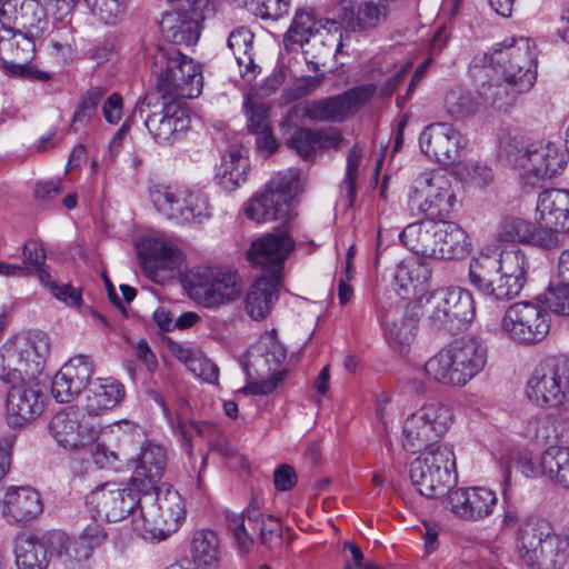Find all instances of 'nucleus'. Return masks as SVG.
Instances as JSON below:
<instances>
[{"label": "nucleus", "instance_id": "nucleus-55", "mask_svg": "<svg viewBox=\"0 0 569 569\" xmlns=\"http://www.w3.org/2000/svg\"><path fill=\"white\" fill-rule=\"evenodd\" d=\"M177 429L184 440V448L188 455L191 456V438L193 435L204 439H216L219 436V429L217 426L210 422H198L190 421L186 423L181 420L177 422Z\"/></svg>", "mask_w": 569, "mask_h": 569}, {"label": "nucleus", "instance_id": "nucleus-33", "mask_svg": "<svg viewBox=\"0 0 569 569\" xmlns=\"http://www.w3.org/2000/svg\"><path fill=\"white\" fill-rule=\"evenodd\" d=\"M136 463L133 475L130 479L132 489L147 491L156 489L157 483L162 479L167 467L166 449L152 441H146L140 447V452L132 458Z\"/></svg>", "mask_w": 569, "mask_h": 569}, {"label": "nucleus", "instance_id": "nucleus-25", "mask_svg": "<svg viewBox=\"0 0 569 569\" xmlns=\"http://www.w3.org/2000/svg\"><path fill=\"white\" fill-rule=\"evenodd\" d=\"M311 44L312 48L318 44L322 49L315 56L316 58L325 57L332 52H341L342 42L341 34L339 38L329 30L320 31L316 28V22L310 12L299 10L292 20L289 30L283 36V47L286 51H295L298 47Z\"/></svg>", "mask_w": 569, "mask_h": 569}, {"label": "nucleus", "instance_id": "nucleus-21", "mask_svg": "<svg viewBox=\"0 0 569 569\" xmlns=\"http://www.w3.org/2000/svg\"><path fill=\"white\" fill-rule=\"evenodd\" d=\"M376 86L372 83L353 87L340 94L307 102L303 114L319 122H342L352 117L375 94Z\"/></svg>", "mask_w": 569, "mask_h": 569}, {"label": "nucleus", "instance_id": "nucleus-13", "mask_svg": "<svg viewBox=\"0 0 569 569\" xmlns=\"http://www.w3.org/2000/svg\"><path fill=\"white\" fill-rule=\"evenodd\" d=\"M150 198L161 214L177 223L201 222L210 217L208 197L187 187L156 184Z\"/></svg>", "mask_w": 569, "mask_h": 569}, {"label": "nucleus", "instance_id": "nucleus-11", "mask_svg": "<svg viewBox=\"0 0 569 569\" xmlns=\"http://www.w3.org/2000/svg\"><path fill=\"white\" fill-rule=\"evenodd\" d=\"M527 397L541 408L566 409L569 406V359L552 357L542 360L527 382Z\"/></svg>", "mask_w": 569, "mask_h": 569}, {"label": "nucleus", "instance_id": "nucleus-24", "mask_svg": "<svg viewBox=\"0 0 569 569\" xmlns=\"http://www.w3.org/2000/svg\"><path fill=\"white\" fill-rule=\"evenodd\" d=\"M422 315L419 298L408 303L397 300L378 311L385 336L395 346H408L413 340Z\"/></svg>", "mask_w": 569, "mask_h": 569}, {"label": "nucleus", "instance_id": "nucleus-38", "mask_svg": "<svg viewBox=\"0 0 569 569\" xmlns=\"http://www.w3.org/2000/svg\"><path fill=\"white\" fill-rule=\"evenodd\" d=\"M124 387L112 378L88 381L84 409L90 416H101L122 402Z\"/></svg>", "mask_w": 569, "mask_h": 569}, {"label": "nucleus", "instance_id": "nucleus-28", "mask_svg": "<svg viewBox=\"0 0 569 569\" xmlns=\"http://www.w3.org/2000/svg\"><path fill=\"white\" fill-rule=\"evenodd\" d=\"M136 247L143 272L156 282L164 278L162 272L176 271L182 262L180 250L160 238H142Z\"/></svg>", "mask_w": 569, "mask_h": 569}, {"label": "nucleus", "instance_id": "nucleus-41", "mask_svg": "<svg viewBox=\"0 0 569 569\" xmlns=\"http://www.w3.org/2000/svg\"><path fill=\"white\" fill-rule=\"evenodd\" d=\"M207 18L191 14V12L177 10L167 16L161 22L166 37L176 44L192 46L200 38L202 22Z\"/></svg>", "mask_w": 569, "mask_h": 569}, {"label": "nucleus", "instance_id": "nucleus-34", "mask_svg": "<svg viewBox=\"0 0 569 569\" xmlns=\"http://www.w3.org/2000/svg\"><path fill=\"white\" fill-rule=\"evenodd\" d=\"M43 511L40 493L30 486H11L3 497L2 516L9 523L23 527Z\"/></svg>", "mask_w": 569, "mask_h": 569}, {"label": "nucleus", "instance_id": "nucleus-22", "mask_svg": "<svg viewBox=\"0 0 569 569\" xmlns=\"http://www.w3.org/2000/svg\"><path fill=\"white\" fill-rule=\"evenodd\" d=\"M498 496L483 486L459 487L450 490L446 508L459 520L470 523L485 522L497 509Z\"/></svg>", "mask_w": 569, "mask_h": 569}, {"label": "nucleus", "instance_id": "nucleus-60", "mask_svg": "<svg viewBox=\"0 0 569 569\" xmlns=\"http://www.w3.org/2000/svg\"><path fill=\"white\" fill-rule=\"evenodd\" d=\"M177 4V10L191 12V14L206 18L214 14L218 0H169Z\"/></svg>", "mask_w": 569, "mask_h": 569}, {"label": "nucleus", "instance_id": "nucleus-42", "mask_svg": "<svg viewBox=\"0 0 569 569\" xmlns=\"http://www.w3.org/2000/svg\"><path fill=\"white\" fill-rule=\"evenodd\" d=\"M50 557L57 558L66 569H77L90 558L88 547L79 539H70L64 532H47Z\"/></svg>", "mask_w": 569, "mask_h": 569}, {"label": "nucleus", "instance_id": "nucleus-36", "mask_svg": "<svg viewBox=\"0 0 569 569\" xmlns=\"http://www.w3.org/2000/svg\"><path fill=\"white\" fill-rule=\"evenodd\" d=\"M445 221H427L408 224L397 236L400 241L416 254L442 259L441 238L443 237Z\"/></svg>", "mask_w": 569, "mask_h": 569}, {"label": "nucleus", "instance_id": "nucleus-14", "mask_svg": "<svg viewBox=\"0 0 569 569\" xmlns=\"http://www.w3.org/2000/svg\"><path fill=\"white\" fill-rule=\"evenodd\" d=\"M143 123L158 142H170L189 128L188 110L172 100H161L156 93H148L137 106Z\"/></svg>", "mask_w": 569, "mask_h": 569}, {"label": "nucleus", "instance_id": "nucleus-63", "mask_svg": "<svg viewBox=\"0 0 569 569\" xmlns=\"http://www.w3.org/2000/svg\"><path fill=\"white\" fill-rule=\"evenodd\" d=\"M46 253L43 248L34 240H29L22 248V264L28 266L33 273L34 267L44 266Z\"/></svg>", "mask_w": 569, "mask_h": 569}, {"label": "nucleus", "instance_id": "nucleus-26", "mask_svg": "<svg viewBox=\"0 0 569 569\" xmlns=\"http://www.w3.org/2000/svg\"><path fill=\"white\" fill-rule=\"evenodd\" d=\"M516 163L522 170L526 183L535 186L541 180L559 174L563 169L565 158L550 143H532L518 150Z\"/></svg>", "mask_w": 569, "mask_h": 569}, {"label": "nucleus", "instance_id": "nucleus-15", "mask_svg": "<svg viewBox=\"0 0 569 569\" xmlns=\"http://www.w3.org/2000/svg\"><path fill=\"white\" fill-rule=\"evenodd\" d=\"M241 281L236 271L208 267L198 269L189 278V296L198 305L213 309L236 300Z\"/></svg>", "mask_w": 569, "mask_h": 569}, {"label": "nucleus", "instance_id": "nucleus-2", "mask_svg": "<svg viewBox=\"0 0 569 569\" xmlns=\"http://www.w3.org/2000/svg\"><path fill=\"white\" fill-rule=\"evenodd\" d=\"M530 262L519 248L501 251L496 259L486 253L473 258L469 266L471 284L495 301H509L521 292Z\"/></svg>", "mask_w": 569, "mask_h": 569}, {"label": "nucleus", "instance_id": "nucleus-39", "mask_svg": "<svg viewBox=\"0 0 569 569\" xmlns=\"http://www.w3.org/2000/svg\"><path fill=\"white\" fill-rule=\"evenodd\" d=\"M537 212L546 226L569 232V190L547 189L539 193Z\"/></svg>", "mask_w": 569, "mask_h": 569}, {"label": "nucleus", "instance_id": "nucleus-7", "mask_svg": "<svg viewBox=\"0 0 569 569\" xmlns=\"http://www.w3.org/2000/svg\"><path fill=\"white\" fill-rule=\"evenodd\" d=\"M519 558L528 567L552 569L561 566L569 555V541L552 532L550 526L537 519H526L517 531Z\"/></svg>", "mask_w": 569, "mask_h": 569}, {"label": "nucleus", "instance_id": "nucleus-57", "mask_svg": "<svg viewBox=\"0 0 569 569\" xmlns=\"http://www.w3.org/2000/svg\"><path fill=\"white\" fill-rule=\"evenodd\" d=\"M256 16L262 19L277 20L288 12V0H252Z\"/></svg>", "mask_w": 569, "mask_h": 569}, {"label": "nucleus", "instance_id": "nucleus-12", "mask_svg": "<svg viewBox=\"0 0 569 569\" xmlns=\"http://www.w3.org/2000/svg\"><path fill=\"white\" fill-rule=\"evenodd\" d=\"M299 190V170L291 168L272 178L260 194L252 197L244 213L258 223L280 219H286L289 223L290 202Z\"/></svg>", "mask_w": 569, "mask_h": 569}, {"label": "nucleus", "instance_id": "nucleus-29", "mask_svg": "<svg viewBox=\"0 0 569 569\" xmlns=\"http://www.w3.org/2000/svg\"><path fill=\"white\" fill-rule=\"evenodd\" d=\"M51 436L67 450H79L92 446L97 431L89 427L81 413L72 408L56 413L49 425Z\"/></svg>", "mask_w": 569, "mask_h": 569}, {"label": "nucleus", "instance_id": "nucleus-61", "mask_svg": "<svg viewBox=\"0 0 569 569\" xmlns=\"http://www.w3.org/2000/svg\"><path fill=\"white\" fill-rule=\"evenodd\" d=\"M93 448L91 449V455L93 458L94 463L100 469H110V470H119V455L109 448H107L104 445L94 442L93 441Z\"/></svg>", "mask_w": 569, "mask_h": 569}, {"label": "nucleus", "instance_id": "nucleus-47", "mask_svg": "<svg viewBox=\"0 0 569 569\" xmlns=\"http://www.w3.org/2000/svg\"><path fill=\"white\" fill-rule=\"evenodd\" d=\"M252 42L253 33L243 27L233 30L228 38V48L232 51L242 77H254V71L258 68L251 53Z\"/></svg>", "mask_w": 569, "mask_h": 569}, {"label": "nucleus", "instance_id": "nucleus-4", "mask_svg": "<svg viewBox=\"0 0 569 569\" xmlns=\"http://www.w3.org/2000/svg\"><path fill=\"white\" fill-rule=\"evenodd\" d=\"M487 346L476 337H463L442 348L425 363V373L443 386L463 387L487 363Z\"/></svg>", "mask_w": 569, "mask_h": 569}, {"label": "nucleus", "instance_id": "nucleus-59", "mask_svg": "<svg viewBox=\"0 0 569 569\" xmlns=\"http://www.w3.org/2000/svg\"><path fill=\"white\" fill-rule=\"evenodd\" d=\"M517 468L527 478L546 477L548 479V471L545 467V451L538 460H535L527 453H522L516 461Z\"/></svg>", "mask_w": 569, "mask_h": 569}, {"label": "nucleus", "instance_id": "nucleus-32", "mask_svg": "<svg viewBox=\"0 0 569 569\" xmlns=\"http://www.w3.org/2000/svg\"><path fill=\"white\" fill-rule=\"evenodd\" d=\"M289 229L277 228L274 232H270L253 241L248 258L251 262L262 267L272 268L271 273H277L281 278V269L283 261L288 258L293 249V241L289 236Z\"/></svg>", "mask_w": 569, "mask_h": 569}, {"label": "nucleus", "instance_id": "nucleus-46", "mask_svg": "<svg viewBox=\"0 0 569 569\" xmlns=\"http://www.w3.org/2000/svg\"><path fill=\"white\" fill-rule=\"evenodd\" d=\"M443 107L452 119L462 120L472 117L482 110L479 90L470 92L463 88L453 87L446 92Z\"/></svg>", "mask_w": 569, "mask_h": 569}, {"label": "nucleus", "instance_id": "nucleus-56", "mask_svg": "<svg viewBox=\"0 0 569 569\" xmlns=\"http://www.w3.org/2000/svg\"><path fill=\"white\" fill-rule=\"evenodd\" d=\"M361 159L362 148H360L358 144H355L348 152L346 176L341 184V188L346 189L350 201H352L356 193L355 183L358 177V169L360 167Z\"/></svg>", "mask_w": 569, "mask_h": 569}, {"label": "nucleus", "instance_id": "nucleus-18", "mask_svg": "<svg viewBox=\"0 0 569 569\" xmlns=\"http://www.w3.org/2000/svg\"><path fill=\"white\" fill-rule=\"evenodd\" d=\"M410 202L429 219L448 217L457 204L452 180L439 171L422 173L413 182Z\"/></svg>", "mask_w": 569, "mask_h": 569}, {"label": "nucleus", "instance_id": "nucleus-31", "mask_svg": "<svg viewBox=\"0 0 569 569\" xmlns=\"http://www.w3.org/2000/svg\"><path fill=\"white\" fill-rule=\"evenodd\" d=\"M7 420L12 427H21L41 415L42 392L36 381L12 383L7 396Z\"/></svg>", "mask_w": 569, "mask_h": 569}, {"label": "nucleus", "instance_id": "nucleus-8", "mask_svg": "<svg viewBox=\"0 0 569 569\" xmlns=\"http://www.w3.org/2000/svg\"><path fill=\"white\" fill-rule=\"evenodd\" d=\"M425 323L432 331L459 330L475 317L471 293L460 287L440 288L419 297Z\"/></svg>", "mask_w": 569, "mask_h": 569}, {"label": "nucleus", "instance_id": "nucleus-37", "mask_svg": "<svg viewBox=\"0 0 569 569\" xmlns=\"http://www.w3.org/2000/svg\"><path fill=\"white\" fill-rule=\"evenodd\" d=\"M91 375L92 366L87 357L70 359L52 380L53 398L61 403L70 402L84 388Z\"/></svg>", "mask_w": 569, "mask_h": 569}, {"label": "nucleus", "instance_id": "nucleus-30", "mask_svg": "<svg viewBox=\"0 0 569 569\" xmlns=\"http://www.w3.org/2000/svg\"><path fill=\"white\" fill-rule=\"evenodd\" d=\"M462 137L451 124L431 123L420 133L421 151L443 164H452L459 158Z\"/></svg>", "mask_w": 569, "mask_h": 569}, {"label": "nucleus", "instance_id": "nucleus-40", "mask_svg": "<svg viewBox=\"0 0 569 569\" xmlns=\"http://www.w3.org/2000/svg\"><path fill=\"white\" fill-rule=\"evenodd\" d=\"M280 284L277 273L264 274L256 280L247 293L244 308L252 320L264 319L277 299V288Z\"/></svg>", "mask_w": 569, "mask_h": 569}, {"label": "nucleus", "instance_id": "nucleus-49", "mask_svg": "<svg viewBox=\"0 0 569 569\" xmlns=\"http://www.w3.org/2000/svg\"><path fill=\"white\" fill-rule=\"evenodd\" d=\"M533 223L520 217L506 216L496 227L495 239L503 243L528 244Z\"/></svg>", "mask_w": 569, "mask_h": 569}, {"label": "nucleus", "instance_id": "nucleus-23", "mask_svg": "<svg viewBox=\"0 0 569 569\" xmlns=\"http://www.w3.org/2000/svg\"><path fill=\"white\" fill-rule=\"evenodd\" d=\"M34 37L30 28L26 33L14 31L13 28H1L0 61L13 74L44 80L48 76L30 66L36 52Z\"/></svg>", "mask_w": 569, "mask_h": 569}, {"label": "nucleus", "instance_id": "nucleus-62", "mask_svg": "<svg viewBox=\"0 0 569 569\" xmlns=\"http://www.w3.org/2000/svg\"><path fill=\"white\" fill-rule=\"evenodd\" d=\"M97 521L98 520L94 519V522L89 523L78 538L82 542V545L88 547V553L90 556L92 549L101 546L107 538V532L104 528Z\"/></svg>", "mask_w": 569, "mask_h": 569}, {"label": "nucleus", "instance_id": "nucleus-20", "mask_svg": "<svg viewBox=\"0 0 569 569\" xmlns=\"http://www.w3.org/2000/svg\"><path fill=\"white\" fill-rule=\"evenodd\" d=\"M226 521L228 530L237 541L238 548L243 552L249 551L254 542L249 530H258L260 542L268 548L279 545L282 540L279 520L270 515L264 516L252 502L248 507L246 516L227 511Z\"/></svg>", "mask_w": 569, "mask_h": 569}, {"label": "nucleus", "instance_id": "nucleus-10", "mask_svg": "<svg viewBox=\"0 0 569 569\" xmlns=\"http://www.w3.org/2000/svg\"><path fill=\"white\" fill-rule=\"evenodd\" d=\"M452 421L453 413L449 406L440 401L422 405L405 420L403 449L410 453H417L422 449L428 451L433 446H446L439 443L438 439L448 431Z\"/></svg>", "mask_w": 569, "mask_h": 569}, {"label": "nucleus", "instance_id": "nucleus-1", "mask_svg": "<svg viewBox=\"0 0 569 569\" xmlns=\"http://www.w3.org/2000/svg\"><path fill=\"white\" fill-rule=\"evenodd\" d=\"M483 61L496 78L478 88L482 110L507 112L518 97L532 89L537 79L536 44L529 38H512L497 43Z\"/></svg>", "mask_w": 569, "mask_h": 569}, {"label": "nucleus", "instance_id": "nucleus-5", "mask_svg": "<svg viewBox=\"0 0 569 569\" xmlns=\"http://www.w3.org/2000/svg\"><path fill=\"white\" fill-rule=\"evenodd\" d=\"M49 353V338L27 332L9 339L0 348V380L7 385L36 381Z\"/></svg>", "mask_w": 569, "mask_h": 569}, {"label": "nucleus", "instance_id": "nucleus-58", "mask_svg": "<svg viewBox=\"0 0 569 569\" xmlns=\"http://www.w3.org/2000/svg\"><path fill=\"white\" fill-rule=\"evenodd\" d=\"M188 370L196 377L209 383H217L219 378L218 367L202 353L190 361Z\"/></svg>", "mask_w": 569, "mask_h": 569}, {"label": "nucleus", "instance_id": "nucleus-45", "mask_svg": "<svg viewBox=\"0 0 569 569\" xmlns=\"http://www.w3.org/2000/svg\"><path fill=\"white\" fill-rule=\"evenodd\" d=\"M191 556L198 567H217L220 561L217 533L210 529L196 530L191 539Z\"/></svg>", "mask_w": 569, "mask_h": 569}, {"label": "nucleus", "instance_id": "nucleus-43", "mask_svg": "<svg viewBox=\"0 0 569 569\" xmlns=\"http://www.w3.org/2000/svg\"><path fill=\"white\" fill-rule=\"evenodd\" d=\"M247 150L239 146L230 147L223 154L217 171L220 186L232 191L247 180L249 170Z\"/></svg>", "mask_w": 569, "mask_h": 569}, {"label": "nucleus", "instance_id": "nucleus-19", "mask_svg": "<svg viewBox=\"0 0 569 569\" xmlns=\"http://www.w3.org/2000/svg\"><path fill=\"white\" fill-rule=\"evenodd\" d=\"M141 495L142 491L132 489L130 482L126 488L107 482L87 496V506L93 519L116 522L124 519L127 515L136 517L139 512Z\"/></svg>", "mask_w": 569, "mask_h": 569}, {"label": "nucleus", "instance_id": "nucleus-48", "mask_svg": "<svg viewBox=\"0 0 569 569\" xmlns=\"http://www.w3.org/2000/svg\"><path fill=\"white\" fill-rule=\"evenodd\" d=\"M545 467L548 471V480L569 491V447H548L545 450Z\"/></svg>", "mask_w": 569, "mask_h": 569}, {"label": "nucleus", "instance_id": "nucleus-50", "mask_svg": "<svg viewBox=\"0 0 569 569\" xmlns=\"http://www.w3.org/2000/svg\"><path fill=\"white\" fill-rule=\"evenodd\" d=\"M441 239L442 259L461 258L470 251V242L466 231L453 221H445Z\"/></svg>", "mask_w": 569, "mask_h": 569}, {"label": "nucleus", "instance_id": "nucleus-3", "mask_svg": "<svg viewBox=\"0 0 569 569\" xmlns=\"http://www.w3.org/2000/svg\"><path fill=\"white\" fill-rule=\"evenodd\" d=\"M153 92L161 100L179 102L197 98L203 88V76L191 58L174 46H158L151 57Z\"/></svg>", "mask_w": 569, "mask_h": 569}, {"label": "nucleus", "instance_id": "nucleus-44", "mask_svg": "<svg viewBox=\"0 0 569 569\" xmlns=\"http://www.w3.org/2000/svg\"><path fill=\"white\" fill-rule=\"evenodd\" d=\"M47 533L41 538L24 537L16 546V562L18 569H47L49 559Z\"/></svg>", "mask_w": 569, "mask_h": 569}, {"label": "nucleus", "instance_id": "nucleus-64", "mask_svg": "<svg viewBox=\"0 0 569 569\" xmlns=\"http://www.w3.org/2000/svg\"><path fill=\"white\" fill-rule=\"evenodd\" d=\"M468 179L479 187H485L492 181V170L478 161H470L465 164Z\"/></svg>", "mask_w": 569, "mask_h": 569}, {"label": "nucleus", "instance_id": "nucleus-54", "mask_svg": "<svg viewBox=\"0 0 569 569\" xmlns=\"http://www.w3.org/2000/svg\"><path fill=\"white\" fill-rule=\"evenodd\" d=\"M86 3L103 24H116L126 8V0H86Z\"/></svg>", "mask_w": 569, "mask_h": 569}, {"label": "nucleus", "instance_id": "nucleus-16", "mask_svg": "<svg viewBox=\"0 0 569 569\" xmlns=\"http://www.w3.org/2000/svg\"><path fill=\"white\" fill-rule=\"evenodd\" d=\"M501 332L521 345H536L550 331V317L539 303L520 301L510 305L500 322Z\"/></svg>", "mask_w": 569, "mask_h": 569}, {"label": "nucleus", "instance_id": "nucleus-9", "mask_svg": "<svg viewBox=\"0 0 569 569\" xmlns=\"http://www.w3.org/2000/svg\"><path fill=\"white\" fill-rule=\"evenodd\" d=\"M456 458L451 446L431 447L410 463L409 476L417 491L436 499L448 495L456 481Z\"/></svg>", "mask_w": 569, "mask_h": 569}, {"label": "nucleus", "instance_id": "nucleus-35", "mask_svg": "<svg viewBox=\"0 0 569 569\" xmlns=\"http://www.w3.org/2000/svg\"><path fill=\"white\" fill-rule=\"evenodd\" d=\"M390 13L387 0H370L357 3L355 0H341L337 6V16L351 31L369 30L385 22Z\"/></svg>", "mask_w": 569, "mask_h": 569}, {"label": "nucleus", "instance_id": "nucleus-52", "mask_svg": "<svg viewBox=\"0 0 569 569\" xmlns=\"http://www.w3.org/2000/svg\"><path fill=\"white\" fill-rule=\"evenodd\" d=\"M523 433L530 440L547 443L558 439V421L549 415L532 417L527 421Z\"/></svg>", "mask_w": 569, "mask_h": 569}, {"label": "nucleus", "instance_id": "nucleus-6", "mask_svg": "<svg viewBox=\"0 0 569 569\" xmlns=\"http://www.w3.org/2000/svg\"><path fill=\"white\" fill-rule=\"evenodd\" d=\"M139 516L132 527L139 536L143 539L164 540L177 531L184 519V502L177 490H162L156 486L153 490L142 491Z\"/></svg>", "mask_w": 569, "mask_h": 569}, {"label": "nucleus", "instance_id": "nucleus-17", "mask_svg": "<svg viewBox=\"0 0 569 569\" xmlns=\"http://www.w3.org/2000/svg\"><path fill=\"white\" fill-rule=\"evenodd\" d=\"M259 345L263 349V353L253 356L252 359L244 365V370L249 378H262L270 373L268 379L252 381L247 383L241 392L251 395H268L272 392L283 380L284 370H277L280 363L286 359V349L278 341L276 330L264 332L260 337Z\"/></svg>", "mask_w": 569, "mask_h": 569}, {"label": "nucleus", "instance_id": "nucleus-53", "mask_svg": "<svg viewBox=\"0 0 569 569\" xmlns=\"http://www.w3.org/2000/svg\"><path fill=\"white\" fill-rule=\"evenodd\" d=\"M565 233L563 230L555 226H546L539 217L538 224L533 223L532 234L529 237L528 244L546 251L555 250L562 246Z\"/></svg>", "mask_w": 569, "mask_h": 569}, {"label": "nucleus", "instance_id": "nucleus-27", "mask_svg": "<svg viewBox=\"0 0 569 569\" xmlns=\"http://www.w3.org/2000/svg\"><path fill=\"white\" fill-rule=\"evenodd\" d=\"M343 140L340 129L336 127H296L286 132L284 144L301 159L313 160L318 152L340 149Z\"/></svg>", "mask_w": 569, "mask_h": 569}, {"label": "nucleus", "instance_id": "nucleus-51", "mask_svg": "<svg viewBox=\"0 0 569 569\" xmlns=\"http://www.w3.org/2000/svg\"><path fill=\"white\" fill-rule=\"evenodd\" d=\"M538 301L556 316H569V284L558 278H553Z\"/></svg>", "mask_w": 569, "mask_h": 569}]
</instances>
